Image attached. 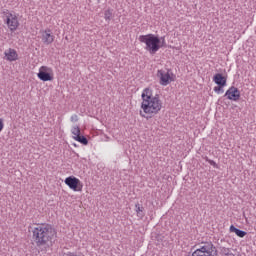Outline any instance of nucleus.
I'll list each match as a JSON object with an SVG mask.
<instances>
[{"label": "nucleus", "instance_id": "f3484780", "mask_svg": "<svg viewBox=\"0 0 256 256\" xmlns=\"http://www.w3.org/2000/svg\"><path fill=\"white\" fill-rule=\"evenodd\" d=\"M223 87H225V86L218 85V86L214 87V91L217 93V95L223 93V91H224Z\"/></svg>", "mask_w": 256, "mask_h": 256}, {"label": "nucleus", "instance_id": "2eb2a0df", "mask_svg": "<svg viewBox=\"0 0 256 256\" xmlns=\"http://www.w3.org/2000/svg\"><path fill=\"white\" fill-rule=\"evenodd\" d=\"M229 230H230V233H235V235H237V237H240V238H243L245 237V235H247V232L239 230L233 225L230 226Z\"/></svg>", "mask_w": 256, "mask_h": 256}, {"label": "nucleus", "instance_id": "1a4fd4ad", "mask_svg": "<svg viewBox=\"0 0 256 256\" xmlns=\"http://www.w3.org/2000/svg\"><path fill=\"white\" fill-rule=\"evenodd\" d=\"M39 39L43 45H52L55 42V34H53V30L50 28L41 29Z\"/></svg>", "mask_w": 256, "mask_h": 256}, {"label": "nucleus", "instance_id": "f257e3e1", "mask_svg": "<svg viewBox=\"0 0 256 256\" xmlns=\"http://www.w3.org/2000/svg\"><path fill=\"white\" fill-rule=\"evenodd\" d=\"M140 115L144 119L155 117L163 109V100L159 94L153 95V88H144L141 94Z\"/></svg>", "mask_w": 256, "mask_h": 256}, {"label": "nucleus", "instance_id": "9d476101", "mask_svg": "<svg viewBox=\"0 0 256 256\" xmlns=\"http://www.w3.org/2000/svg\"><path fill=\"white\" fill-rule=\"evenodd\" d=\"M71 133L74 141H78V143H82V145H87L89 143L85 136H81V128H79V126H73L71 128Z\"/></svg>", "mask_w": 256, "mask_h": 256}, {"label": "nucleus", "instance_id": "6e6552de", "mask_svg": "<svg viewBox=\"0 0 256 256\" xmlns=\"http://www.w3.org/2000/svg\"><path fill=\"white\" fill-rule=\"evenodd\" d=\"M64 183L71 191H74V193H81L83 191V182L75 176L65 178Z\"/></svg>", "mask_w": 256, "mask_h": 256}, {"label": "nucleus", "instance_id": "412c9836", "mask_svg": "<svg viewBox=\"0 0 256 256\" xmlns=\"http://www.w3.org/2000/svg\"><path fill=\"white\" fill-rule=\"evenodd\" d=\"M105 19H109V17H107V14H105Z\"/></svg>", "mask_w": 256, "mask_h": 256}, {"label": "nucleus", "instance_id": "423d86ee", "mask_svg": "<svg viewBox=\"0 0 256 256\" xmlns=\"http://www.w3.org/2000/svg\"><path fill=\"white\" fill-rule=\"evenodd\" d=\"M156 77L159 79V84L162 87H167L175 81V74L171 70L159 69L157 70Z\"/></svg>", "mask_w": 256, "mask_h": 256}, {"label": "nucleus", "instance_id": "7ed1b4c3", "mask_svg": "<svg viewBox=\"0 0 256 256\" xmlns=\"http://www.w3.org/2000/svg\"><path fill=\"white\" fill-rule=\"evenodd\" d=\"M138 41L145 45V50L150 55H155L165 45V38H160L158 35L152 33L140 35Z\"/></svg>", "mask_w": 256, "mask_h": 256}, {"label": "nucleus", "instance_id": "a211bd4d", "mask_svg": "<svg viewBox=\"0 0 256 256\" xmlns=\"http://www.w3.org/2000/svg\"><path fill=\"white\" fill-rule=\"evenodd\" d=\"M64 256H85V254L77 252H67L66 254H64Z\"/></svg>", "mask_w": 256, "mask_h": 256}, {"label": "nucleus", "instance_id": "dca6fc26", "mask_svg": "<svg viewBox=\"0 0 256 256\" xmlns=\"http://www.w3.org/2000/svg\"><path fill=\"white\" fill-rule=\"evenodd\" d=\"M222 256H235L234 253L229 248H222Z\"/></svg>", "mask_w": 256, "mask_h": 256}, {"label": "nucleus", "instance_id": "0eeeda50", "mask_svg": "<svg viewBox=\"0 0 256 256\" xmlns=\"http://www.w3.org/2000/svg\"><path fill=\"white\" fill-rule=\"evenodd\" d=\"M37 77L40 79V81H53L55 79V72H53L52 67L43 65L39 68Z\"/></svg>", "mask_w": 256, "mask_h": 256}, {"label": "nucleus", "instance_id": "f8f14e48", "mask_svg": "<svg viewBox=\"0 0 256 256\" xmlns=\"http://www.w3.org/2000/svg\"><path fill=\"white\" fill-rule=\"evenodd\" d=\"M4 59L10 63L19 61V53H17V50L13 48H8L4 51Z\"/></svg>", "mask_w": 256, "mask_h": 256}, {"label": "nucleus", "instance_id": "ddd939ff", "mask_svg": "<svg viewBox=\"0 0 256 256\" xmlns=\"http://www.w3.org/2000/svg\"><path fill=\"white\" fill-rule=\"evenodd\" d=\"M213 81L216 85H221V87L227 86V77L223 76L221 73L214 75Z\"/></svg>", "mask_w": 256, "mask_h": 256}, {"label": "nucleus", "instance_id": "9b49d317", "mask_svg": "<svg viewBox=\"0 0 256 256\" xmlns=\"http://www.w3.org/2000/svg\"><path fill=\"white\" fill-rule=\"evenodd\" d=\"M225 97L229 99V101H239L241 99V92L235 86H231L225 93Z\"/></svg>", "mask_w": 256, "mask_h": 256}, {"label": "nucleus", "instance_id": "39448f33", "mask_svg": "<svg viewBox=\"0 0 256 256\" xmlns=\"http://www.w3.org/2000/svg\"><path fill=\"white\" fill-rule=\"evenodd\" d=\"M217 247L212 242H202L199 247L192 252V256H218Z\"/></svg>", "mask_w": 256, "mask_h": 256}, {"label": "nucleus", "instance_id": "f03ea898", "mask_svg": "<svg viewBox=\"0 0 256 256\" xmlns=\"http://www.w3.org/2000/svg\"><path fill=\"white\" fill-rule=\"evenodd\" d=\"M55 237H57V230H55V228L50 224H36L32 228V239L36 243L37 247H43L48 243H51Z\"/></svg>", "mask_w": 256, "mask_h": 256}, {"label": "nucleus", "instance_id": "20e7f679", "mask_svg": "<svg viewBox=\"0 0 256 256\" xmlns=\"http://www.w3.org/2000/svg\"><path fill=\"white\" fill-rule=\"evenodd\" d=\"M2 19L11 33H15L19 29L21 23L19 22V14L5 10L2 12Z\"/></svg>", "mask_w": 256, "mask_h": 256}, {"label": "nucleus", "instance_id": "6ab92c4d", "mask_svg": "<svg viewBox=\"0 0 256 256\" xmlns=\"http://www.w3.org/2000/svg\"><path fill=\"white\" fill-rule=\"evenodd\" d=\"M70 121H71V123H77V121H79V116L77 114H73L70 117Z\"/></svg>", "mask_w": 256, "mask_h": 256}, {"label": "nucleus", "instance_id": "4468645a", "mask_svg": "<svg viewBox=\"0 0 256 256\" xmlns=\"http://www.w3.org/2000/svg\"><path fill=\"white\" fill-rule=\"evenodd\" d=\"M135 211L137 217H139L140 219H143V217H145V208L141 206V204H135Z\"/></svg>", "mask_w": 256, "mask_h": 256}, {"label": "nucleus", "instance_id": "aec40b11", "mask_svg": "<svg viewBox=\"0 0 256 256\" xmlns=\"http://www.w3.org/2000/svg\"><path fill=\"white\" fill-rule=\"evenodd\" d=\"M3 129H5V122H4L3 118H0V133H1V131H3Z\"/></svg>", "mask_w": 256, "mask_h": 256}]
</instances>
